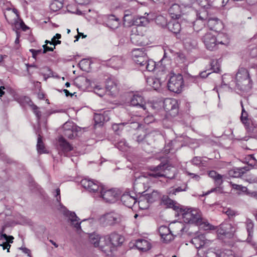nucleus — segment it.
<instances>
[{
  "instance_id": "bb28decb",
  "label": "nucleus",
  "mask_w": 257,
  "mask_h": 257,
  "mask_svg": "<svg viewBox=\"0 0 257 257\" xmlns=\"http://www.w3.org/2000/svg\"><path fill=\"white\" fill-rule=\"evenodd\" d=\"M160 136V133L158 131H153L150 132L145 135L144 137V142L150 145L157 140Z\"/></svg>"
},
{
  "instance_id": "5fc2aeb1",
  "label": "nucleus",
  "mask_w": 257,
  "mask_h": 257,
  "mask_svg": "<svg viewBox=\"0 0 257 257\" xmlns=\"http://www.w3.org/2000/svg\"><path fill=\"white\" fill-rule=\"evenodd\" d=\"M124 124L125 123H115L112 125V128L114 132H117L122 129Z\"/></svg>"
},
{
  "instance_id": "4be33fe9",
  "label": "nucleus",
  "mask_w": 257,
  "mask_h": 257,
  "mask_svg": "<svg viewBox=\"0 0 257 257\" xmlns=\"http://www.w3.org/2000/svg\"><path fill=\"white\" fill-rule=\"evenodd\" d=\"M108 238L111 245L110 246L112 251L115 246L120 245L124 241V238L122 236L115 233H111Z\"/></svg>"
},
{
  "instance_id": "37998d69",
  "label": "nucleus",
  "mask_w": 257,
  "mask_h": 257,
  "mask_svg": "<svg viewBox=\"0 0 257 257\" xmlns=\"http://www.w3.org/2000/svg\"><path fill=\"white\" fill-rule=\"evenodd\" d=\"M37 149L38 152L40 154L46 153V151L45 150L44 144L42 141V138L40 135H38Z\"/></svg>"
},
{
  "instance_id": "423d86ee",
  "label": "nucleus",
  "mask_w": 257,
  "mask_h": 257,
  "mask_svg": "<svg viewBox=\"0 0 257 257\" xmlns=\"http://www.w3.org/2000/svg\"><path fill=\"white\" fill-rule=\"evenodd\" d=\"M81 185L89 192L94 193L95 197H98L99 194L103 191V187L96 181L84 179L81 181Z\"/></svg>"
},
{
  "instance_id": "f704fd0d",
  "label": "nucleus",
  "mask_w": 257,
  "mask_h": 257,
  "mask_svg": "<svg viewBox=\"0 0 257 257\" xmlns=\"http://www.w3.org/2000/svg\"><path fill=\"white\" fill-rule=\"evenodd\" d=\"M24 100L31 106L34 110V112L36 115L38 120H39L41 116V112L38 110V107L35 105L28 97H24Z\"/></svg>"
},
{
  "instance_id": "a211bd4d",
  "label": "nucleus",
  "mask_w": 257,
  "mask_h": 257,
  "mask_svg": "<svg viewBox=\"0 0 257 257\" xmlns=\"http://www.w3.org/2000/svg\"><path fill=\"white\" fill-rule=\"evenodd\" d=\"M98 243H99V245L97 247H99V248L105 253L108 254L109 253H111L112 251L111 247L110 246L111 245L110 243L108 237L101 236V239H100V241Z\"/></svg>"
},
{
  "instance_id": "7ed1b4c3",
  "label": "nucleus",
  "mask_w": 257,
  "mask_h": 257,
  "mask_svg": "<svg viewBox=\"0 0 257 257\" xmlns=\"http://www.w3.org/2000/svg\"><path fill=\"white\" fill-rule=\"evenodd\" d=\"M171 169L172 168L167 164L161 163L156 167H150L149 170L151 172L148 175L157 179L161 177L173 179L175 177V172L171 171Z\"/></svg>"
},
{
  "instance_id": "4c0bfd02",
  "label": "nucleus",
  "mask_w": 257,
  "mask_h": 257,
  "mask_svg": "<svg viewBox=\"0 0 257 257\" xmlns=\"http://www.w3.org/2000/svg\"><path fill=\"white\" fill-rule=\"evenodd\" d=\"M220 62L219 59L213 60L211 62V63L210 64V70H211L212 72H210L211 74L212 72L214 73H219L220 71Z\"/></svg>"
},
{
  "instance_id": "9d476101",
  "label": "nucleus",
  "mask_w": 257,
  "mask_h": 257,
  "mask_svg": "<svg viewBox=\"0 0 257 257\" xmlns=\"http://www.w3.org/2000/svg\"><path fill=\"white\" fill-rule=\"evenodd\" d=\"M118 194L113 189L105 190L103 188V191H101L98 197H102L106 202L113 203L118 198Z\"/></svg>"
},
{
  "instance_id": "09e8293b",
  "label": "nucleus",
  "mask_w": 257,
  "mask_h": 257,
  "mask_svg": "<svg viewBox=\"0 0 257 257\" xmlns=\"http://www.w3.org/2000/svg\"><path fill=\"white\" fill-rule=\"evenodd\" d=\"M145 54L146 53L143 51V49H134L132 52L133 59L136 60Z\"/></svg>"
},
{
  "instance_id": "c756f323",
  "label": "nucleus",
  "mask_w": 257,
  "mask_h": 257,
  "mask_svg": "<svg viewBox=\"0 0 257 257\" xmlns=\"http://www.w3.org/2000/svg\"><path fill=\"white\" fill-rule=\"evenodd\" d=\"M167 27L170 31L176 34L179 33L181 29L180 24L175 20L169 22Z\"/></svg>"
},
{
  "instance_id": "69168bd1",
  "label": "nucleus",
  "mask_w": 257,
  "mask_h": 257,
  "mask_svg": "<svg viewBox=\"0 0 257 257\" xmlns=\"http://www.w3.org/2000/svg\"><path fill=\"white\" fill-rule=\"evenodd\" d=\"M94 89L95 92L97 94H98L99 96L102 97L104 95L103 93H99V91H100L102 90L101 88H100L99 86H96L94 88Z\"/></svg>"
},
{
  "instance_id": "412c9836",
  "label": "nucleus",
  "mask_w": 257,
  "mask_h": 257,
  "mask_svg": "<svg viewBox=\"0 0 257 257\" xmlns=\"http://www.w3.org/2000/svg\"><path fill=\"white\" fill-rule=\"evenodd\" d=\"M168 13L170 17L174 20L179 19L182 15L181 7L177 4H174L170 7Z\"/></svg>"
},
{
  "instance_id": "4468645a",
  "label": "nucleus",
  "mask_w": 257,
  "mask_h": 257,
  "mask_svg": "<svg viewBox=\"0 0 257 257\" xmlns=\"http://www.w3.org/2000/svg\"><path fill=\"white\" fill-rule=\"evenodd\" d=\"M235 231V228L231 224L223 223L220 224L216 232L218 234L228 235L230 237L233 235Z\"/></svg>"
},
{
  "instance_id": "2f4dec72",
  "label": "nucleus",
  "mask_w": 257,
  "mask_h": 257,
  "mask_svg": "<svg viewBox=\"0 0 257 257\" xmlns=\"http://www.w3.org/2000/svg\"><path fill=\"white\" fill-rule=\"evenodd\" d=\"M143 195L146 198L149 203H152L156 201H157L159 200L161 197L160 193L157 191H153L151 193H147Z\"/></svg>"
},
{
  "instance_id": "680f3d73",
  "label": "nucleus",
  "mask_w": 257,
  "mask_h": 257,
  "mask_svg": "<svg viewBox=\"0 0 257 257\" xmlns=\"http://www.w3.org/2000/svg\"><path fill=\"white\" fill-rule=\"evenodd\" d=\"M186 173L190 176V177L195 179V180H197V181H198L199 179H200V176L196 174H194V173H190L188 171L186 172Z\"/></svg>"
},
{
  "instance_id": "aec40b11",
  "label": "nucleus",
  "mask_w": 257,
  "mask_h": 257,
  "mask_svg": "<svg viewBox=\"0 0 257 257\" xmlns=\"http://www.w3.org/2000/svg\"><path fill=\"white\" fill-rule=\"evenodd\" d=\"M121 201L126 207L132 208L137 202V199L130 193H125L121 196Z\"/></svg>"
},
{
  "instance_id": "f257e3e1",
  "label": "nucleus",
  "mask_w": 257,
  "mask_h": 257,
  "mask_svg": "<svg viewBox=\"0 0 257 257\" xmlns=\"http://www.w3.org/2000/svg\"><path fill=\"white\" fill-rule=\"evenodd\" d=\"M222 28V23L219 19L210 16V48L213 49L218 44L226 46L229 44L227 36L219 33Z\"/></svg>"
},
{
  "instance_id": "603ef678",
  "label": "nucleus",
  "mask_w": 257,
  "mask_h": 257,
  "mask_svg": "<svg viewBox=\"0 0 257 257\" xmlns=\"http://www.w3.org/2000/svg\"><path fill=\"white\" fill-rule=\"evenodd\" d=\"M94 120L96 124H101L105 122L103 118V115L101 113L95 114Z\"/></svg>"
},
{
  "instance_id": "a878e982",
  "label": "nucleus",
  "mask_w": 257,
  "mask_h": 257,
  "mask_svg": "<svg viewBox=\"0 0 257 257\" xmlns=\"http://www.w3.org/2000/svg\"><path fill=\"white\" fill-rule=\"evenodd\" d=\"M249 169L248 166L234 168L228 171V175L231 177L238 178L241 177L246 171H248Z\"/></svg>"
},
{
  "instance_id": "864d4df0",
  "label": "nucleus",
  "mask_w": 257,
  "mask_h": 257,
  "mask_svg": "<svg viewBox=\"0 0 257 257\" xmlns=\"http://www.w3.org/2000/svg\"><path fill=\"white\" fill-rule=\"evenodd\" d=\"M194 0H179L180 4L184 7H191Z\"/></svg>"
},
{
  "instance_id": "4d7b16f0",
  "label": "nucleus",
  "mask_w": 257,
  "mask_h": 257,
  "mask_svg": "<svg viewBox=\"0 0 257 257\" xmlns=\"http://www.w3.org/2000/svg\"><path fill=\"white\" fill-rule=\"evenodd\" d=\"M30 51L32 53L33 58L35 59H36V57L38 54L43 52L42 49L35 50L33 49H30Z\"/></svg>"
},
{
  "instance_id": "c9c22d12",
  "label": "nucleus",
  "mask_w": 257,
  "mask_h": 257,
  "mask_svg": "<svg viewBox=\"0 0 257 257\" xmlns=\"http://www.w3.org/2000/svg\"><path fill=\"white\" fill-rule=\"evenodd\" d=\"M156 68V63L152 60L148 59L147 62L141 69L142 71H153Z\"/></svg>"
},
{
  "instance_id": "e2e57ef3",
  "label": "nucleus",
  "mask_w": 257,
  "mask_h": 257,
  "mask_svg": "<svg viewBox=\"0 0 257 257\" xmlns=\"http://www.w3.org/2000/svg\"><path fill=\"white\" fill-rule=\"evenodd\" d=\"M209 38V37L207 34H206L202 38V40L206 46V47L207 49L208 48L209 46V41H208V39Z\"/></svg>"
},
{
  "instance_id": "9b49d317",
  "label": "nucleus",
  "mask_w": 257,
  "mask_h": 257,
  "mask_svg": "<svg viewBox=\"0 0 257 257\" xmlns=\"http://www.w3.org/2000/svg\"><path fill=\"white\" fill-rule=\"evenodd\" d=\"M141 29L140 28H135L132 30L131 41L135 45H144L145 44V42L143 41L144 34Z\"/></svg>"
},
{
  "instance_id": "0eeeda50",
  "label": "nucleus",
  "mask_w": 257,
  "mask_h": 257,
  "mask_svg": "<svg viewBox=\"0 0 257 257\" xmlns=\"http://www.w3.org/2000/svg\"><path fill=\"white\" fill-rule=\"evenodd\" d=\"M182 218L186 223H196L201 219V216L198 209H189L183 213Z\"/></svg>"
},
{
  "instance_id": "8fccbe9b",
  "label": "nucleus",
  "mask_w": 257,
  "mask_h": 257,
  "mask_svg": "<svg viewBox=\"0 0 257 257\" xmlns=\"http://www.w3.org/2000/svg\"><path fill=\"white\" fill-rule=\"evenodd\" d=\"M230 185L233 189H235L236 190H240L242 192L245 193L246 194H249V191L246 187L240 185H237L236 184L232 183L230 182Z\"/></svg>"
},
{
  "instance_id": "49530a36",
  "label": "nucleus",
  "mask_w": 257,
  "mask_h": 257,
  "mask_svg": "<svg viewBox=\"0 0 257 257\" xmlns=\"http://www.w3.org/2000/svg\"><path fill=\"white\" fill-rule=\"evenodd\" d=\"M101 238V237L99 236V235L94 233L90 235L89 237L90 242L93 244L95 247H97L99 245L98 242Z\"/></svg>"
},
{
  "instance_id": "cd10ccee",
  "label": "nucleus",
  "mask_w": 257,
  "mask_h": 257,
  "mask_svg": "<svg viewBox=\"0 0 257 257\" xmlns=\"http://www.w3.org/2000/svg\"><path fill=\"white\" fill-rule=\"evenodd\" d=\"M135 245L140 250L146 251L151 248L150 243L145 239H140L136 241Z\"/></svg>"
},
{
  "instance_id": "6e6552de",
  "label": "nucleus",
  "mask_w": 257,
  "mask_h": 257,
  "mask_svg": "<svg viewBox=\"0 0 257 257\" xmlns=\"http://www.w3.org/2000/svg\"><path fill=\"white\" fill-rule=\"evenodd\" d=\"M104 225H113L119 223L121 220L120 215L115 212L108 213L102 218Z\"/></svg>"
},
{
  "instance_id": "20e7f679",
  "label": "nucleus",
  "mask_w": 257,
  "mask_h": 257,
  "mask_svg": "<svg viewBox=\"0 0 257 257\" xmlns=\"http://www.w3.org/2000/svg\"><path fill=\"white\" fill-rule=\"evenodd\" d=\"M184 86L183 76L180 74H171L168 82L169 90L175 93H180Z\"/></svg>"
},
{
  "instance_id": "3c124183",
  "label": "nucleus",
  "mask_w": 257,
  "mask_h": 257,
  "mask_svg": "<svg viewBox=\"0 0 257 257\" xmlns=\"http://www.w3.org/2000/svg\"><path fill=\"white\" fill-rule=\"evenodd\" d=\"M222 212L226 214L229 218H232L235 215H238L237 212L229 208H223Z\"/></svg>"
},
{
  "instance_id": "f3484780",
  "label": "nucleus",
  "mask_w": 257,
  "mask_h": 257,
  "mask_svg": "<svg viewBox=\"0 0 257 257\" xmlns=\"http://www.w3.org/2000/svg\"><path fill=\"white\" fill-rule=\"evenodd\" d=\"M63 214L65 216L68 217V219L70 221L72 226L75 227L77 230L80 229V219L76 216L75 212L66 210L64 211Z\"/></svg>"
},
{
  "instance_id": "052dcab7",
  "label": "nucleus",
  "mask_w": 257,
  "mask_h": 257,
  "mask_svg": "<svg viewBox=\"0 0 257 257\" xmlns=\"http://www.w3.org/2000/svg\"><path fill=\"white\" fill-rule=\"evenodd\" d=\"M43 50L42 53H46L48 51H53L54 49L55 48V47L54 46V47H49L47 46L46 45H44L43 46Z\"/></svg>"
},
{
  "instance_id": "f03ea898",
  "label": "nucleus",
  "mask_w": 257,
  "mask_h": 257,
  "mask_svg": "<svg viewBox=\"0 0 257 257\" xmlns=\"http://www.w3.org/2000/svg\"><path fill=\"white\" fill-rule=\"evenodd\" d=\"M234 83L235 88L241 91H247L251 88V80L248 71L243 67L239 68L236 74Z\"/></svg>"
},
{
  "instance_id": "6e6d98bb",
  "label": "nucleus",
  "mask_w": 257,
  "mask_h": 257,
  "mask_svg": "<svg viewBox=\"0 0 257 257\" xmlns=\"http://www.w3.org/2000/svg\"><path fill=\"white\" fill-rule=\"evenodd\" d=\"M103 115V118L105 122H107L109 120L111 111L109 110L104 111L102 113H101Z\"/></svg>"
},
{
  "instance_id": "72a5a7b5",
  "label": "nucleus",
  "mask_w": 257,
  "mask_h": 257,
  "mask_svg": "<svg viewBox=\"0 0 257 257\" xmlns=\"http://www.w3.org/2000/svg\"><path fill=\"white\" fill-rule=\"evenodd\" d=\"M147 82L148 85L152 87L155 90H157L161 86V80L159 78L153 77L149 78Z\"/></svg>"
},
{
  "instance_id": "b1692460",
  "label": "nucleus",
  "mask_w": 257,
  "mask_h": 257,
  "mask_svg": "<svg viewBox=\"0 0 257 257\" xmlns=\"http://www.w3.org/2000/svg\"><path fill=\"white\" fill-rule=\"evenodd\" d=\"M124 63V60L121 57L113 56L108 61V64L110 67L118 69L122 67Z\"/></svg>"
},
{
  "instance_id": "39448f33",
  "label": "nucleus",
  "mask_w": 257,
  "mask_h": 257,
  "mask_svg": "<svg viewBox=\"0 0 257 257\" xmlns=\"http://www.w3.org/2000/svg\"><path fill=\"white\" fill-rule=\"evenodd\" d=\"M203 235L194 237L191 242L196 248H198L197 254L200 257H208L209 245L207 240Z\"/></svg>"
},
{
  "instance_id": "1a4fd4ad",
  "label": "nucleus",
  "mask_w": 257,
  "mask_h": 257,
  "mask_svg": "<svg viewBox=\"0 0 257 257\" xmlns=\"http://www.w3.org/2000/svg\"><path fill=\"white\" fill-rule=\"evenodd\" d=\"M223 177L224 176L218 174L214 171H210V178L213 180L214 183L217 186L216 188L210 190V193L214 192L218 193H222L223 189L219 186L223 183Z\"/></svg>"
},
{
  "instance_id": "79ce46f5",
  "label": "nucleus",
  "mask_w": 257,
  "mask_h": 257,
  "mask_svg": "<svg viewBox=\"0 0 257 257\" xmlns=\"http://www.w3.org/2000/svg\"><path fill=\"white\" fill-rule=\"evenodd\" d=\"M246 228L247 231L248 232V238H247V241L248 242H250V238L249 237L251 236L253 233V223L252 221L250 219H247L246 222Z\"/></svg>"
},
{
  "instance_id": "473e14b6",
  "label": "nucleus",
  "mask_w": 257,
  "mask_h": 257,
  "mask_svg": "<svg viewBox=\"0 0 257 257\" xmlns=\"http://www.w3.org/2000/svg\"><path fill=\"white\" fill-rule=\"evenodd\" d=\"M149 23V20L144 16H137L134 18L133 24L139 27H145Z\"/></svg>"
},
{
  "instance_id": "13d9d810",
  "label": "nucleus",
  "mask_w": 257,
  "mask_h": 257,
  "mask_svg": "<svg viewBox=\"0 0 257 257\" xmlns=\"http://www.w3.org/2000/svg\"><path fill=\"white\" fill-rule=\"evenodd\" d=\"M192 162L193 164L195 165L196 166L200 165V164H202L201 158L198 157H194L192 159Z\"/></svg>"
},
{
  "instance_id": "f8f14e48",
  "label": "nucleus",
  "mask_w": 257,
  "mask_h": 257,
  "mask_svg": "<svg viewBox=\"0 0 257 257\" xmlns=\"http://www.w3.org/2000/svg\"><path fill=\"white\" fill-rule=\"evenodd\" d=\"M77 127L73 122L67 121L63 126V135L69 139H72L77 135Z\"/></svg>"
},
{
  "instance_id": "774afa93",
  "label": "nucleus",
  "mask_w": 257,
  "mask_h": 257,
  "mask_svg": "<svg viewBox=\"0 0 257 257\" xmlns=\"http://www.w3.org/2000/svg\"><path fill=\"white\" fill-rule=\"evenodd\" d=\"M200 77L202 78H206L209 76V72L207 70L202 71L200 73Z\"/></svg>"
},
{
  "instance_id": "bf43d9fd",
  "label": "nucleus",
  "mask_w": 257,
  "mask_h": 257,
  "mask_svg": "<svg viewBox=\"0 0 257 257\" xmlns=\"http://www.w3.org/2000/svg\"><path fill=\"white\" fill-rule=\"evenodd\" d=\"M19 39H20V35L18 33H17V38L15 41V47H14L16 50H19L20 47V45L19 44V43H20Z\"/></svg>"
},
{
  "instance_id": "393cba45",
  "label": "nucleus",
  "mask_w": 257,
  "mask_h": 257,
  "mask_svg": "<svg viewBox=\"0 0 257 257\" xmlns=\"http://www.w3.org/2000/svg\"><path fill=\"white\" fill-rule=\"evenodd\" d=\"M232 77L228 74H224L222 76V84L219 88L220 92L222 91L223 89H225L227 91L232 90V88L230 87L231 84L229 83V80H231L232 81Z\"/></svg>"
},
{
  "instance_id": "0e129e2a",
  "label": "nucleus",
  "mask_w": 257,
  "mask_h": 257,
  "mask_svg": "<svg viewBox=\"0 0 257 257\" xmlns=\"http://www.w3.org/2000/svg\"><path fill=\"white\" fill-rule=\"evenodd\" d=\"M159 21H160L162 22V24H161L162 26H164L166 24V20L165 18L163 16H159L156 18V22L158 23V22Z\"/></svg>"
},
{
  "instance_id": "e433bc0d",
  "label": "nucleus",
  "mask_w": 257,
  "mask_h": 257,
  "mask_svg": "<svg viewBox=\"0 0 257 257\" xmlns=\"http://www.w3.org/2000/svg\"><path fill=\"white\" fill-rule=\"evenodd\" d=\"M107 25L113 29L117 28L119 26L118 19L114 16H110L107 21Z\"/></svg>"
},
{
  "instance_id": "a19ab883",
  "label": "nucleus",
  "mask_w": 257,
  "mask_h": 257,
  "mask_svg": "<svg viewBox=\"0 0 257 257\" xmlns=\"http://www.w3.org/2000/svg\"><path fill=\"white\" fill-rule=\"evenodd\" d=\"M149 59L147 54H145L142 56H140L139 58L134 60V62L139 66L140 69L142 68V67L144 66L145 63L147 62L148 60Z\"/></svg>"
},
{
  "instance_id": "6ab92c4d",
  "label": "nucleus",
  "mask_w": 257,
  "mask_h": 257,
  "mask_svg": "<svg viewBox=\"0 0 257 257\" xmlns=\"http://www.w3.org/2000/svg\"><path fill=\"white\" fill-rule=\"evenodd\" d=\"M59 150L65 155L70 152L73 149L72 146L63 137H60L58 139Z\"/></svg>"
},
{
  "instance_id": "ea45409f",
  "label": "nucleus",
  "mask_w": 257,
  "mask_h": 257,
  "mask_svg": "<svg viewBox=\"0 0 257 257\" xmlns=\"http://www.w3.org/2000/svg\"><path fill=\"white\" fill-rule=\"evenodd\" d=\"M63 6V3L58 0H53L50 5V9L53 12H56L61 9Z\"/></svg>"
},
{
  "instance_id": "a18cd8bd",
  "label": "nucleus",
  "mask_w": 257,
  "mask_h": 257,
  "mask_svg": "<svg viewBox=\"0 0 257 257\" xmlns=\"http://www.w3.org/2000/svg\"><path fill=\"white\" fill-rule=\"evenodd\" d=\"M149 203L148 202V200L146 198L142 195L140 197V199L138 201V204L139 207L141 209H146L149 207Z\"/></svg>"
},
{
  "instance_id": "338daca9",
  "label": "nucleus",
  "mask_w": 257,
  "mask_h": 257,
  "mask_svg": "<svg viewBox=\"0 0 257 257\" xmlns=\"http://www.w3.org/2000/svg\"><path fill=\"white\" fill-rule=\"evenodd\" d=\"M240 119L243 123L246 124L247 123V114H241L240 116Z\"/></svg>"
},
{
  "instance_id": "2eb2a0df",
  "label": "nucleus",
  "mask_w": 257,
  "mask_h": 257,
  "mask_svg": "<svg viewBox=\"0 0 257 257\" xmlns=\"http://www.w3.org/2000/svg\"><path fill=\"white\" fill-rule=\"evenodd\" d=\"M4 228H3L0 232V241L3 240L0 245L3 247V249H7V252H10V248L11 247L10 243L13 242L14 237L11 235H7L6 234L4 233Z\"/></svg>"
},
{
  "instance_id": "dca6fc26",
  "label": "nucleus",
  "mask_w": 257,
  "mask_h": 257,
  "mask_svg": "<svg viewBox=\"0 0 257 257\" xmlns=\"http://www.w3.org/2000/svg\"><path fill=\"white\" fill-rule=\"evenodd\" d=\"M159 232L161 237L166 242H169L174 239V234L170 227L161 226L159 228Z\"/></svg>"
},
{
  "instance_id": "5701e85b",
  "label": "nucleus",
  "mask_w": 257,
  "mask_h": 257,
  "mask_svg": "<svg viewBox=\"0 0 257 257\" xmlns=\"http://www.w3.org/2000/svg\"><path fill=\"white\" fill-rule=\"evenodd\" d=\"M164 106L168 111L174 110V113L178 112V103L175 99H166L164 102Z\"/></svg>"
},
{
  "instance_id": "c85d7f7f",
  "label": "nucleus",
  "mask_w": 257,
  "mask_h": 257,
  "mask_svg": "<svg viewBox=\"0 0 257 257\" xmlns=\"http://www.w3.org/2000/svg\"><path fill=\"white\" fill-rule=\"evenodd\" d=\"M184 224L180 222H175L171 225V228L174 236L181 235L184 229Z\"/></svg>"
},
{
  "instance_id": "c03bdc74",
  "label": "nucleus",
  "mask_w": 257,
  "mask_h": 257,
  "mask_svg": "<svg viewBox=\"0 0 257 257\" xmlns=\"http://www.w3.org/2000/svg\"><path fill=\"white\" fill-rule=\"evenodd\" d=\"M106 89L110 92L111 95L115 94L117 92L116 85L111 80L107 81Z\"/></svg>"
},
{
  "instance_id": "7c9ffc66",
  "label": "nucleus",
  "mask_w": 257,
  "mask_h": 257,
  "mask_svg": "<svg viewBox=\"0 0 257 257\" xmlns=\"http://www.w3.org/2000/svg\"><path fill=\"white\" fill-rule=\"evenodd\" d=\"M231 251L230 250H226L225 251L221 252L219 250L213 249L210 250V256L211 257H232L230 256Z\"/></svg>"
},
{
  "instance_id": "58836bf2",
  "label": "nucleus",
  "mask_w": 257,
  "mask_h": 257,
  "mask_svg": "<svg viewBox=\"0 0 257 257\" xmlns=\"http://www.w3.org/2000/svg\"><path fill=\"white\" fill-rule=\"evenodd\" d=\"M161 198L162 203L170 208H174L175 209V202L170 199L168 196L163 195Z\"/></svg>"
},
{
  "instance_id": "de8ad7c7",
  "label": "nucleus",
  "mask_w": 257,
  "mask_h": 257,
  "mask_svg": "<svg viewBox=\"0 0 257 257\" xmlns=\"http://www.w3.org/2000/svg\"><path fill=\"white\" fill-rule=\"evenodd\" d=\"M115 146L119 150L125 151L128 148V144L124 139H122L117 142Z\"/></svg>"
},
{
  "instance_id": "ddd939ff",
  "label": "nucleus",
  "mask_w": 257,
  "mask_h": 257,
  "mask_svg": "<svg viewBox=\"0 0 257 257\" xmlns=\"http://www.w3.org/2000/svg\"><path fill=\"white\" fill-rule=\"evenodd\" d=\"M130 103L131 105L142 108L145 111L147 110L146 100L139 93L133 95L130 100Z\"/></svg>"
}]
</instances>
